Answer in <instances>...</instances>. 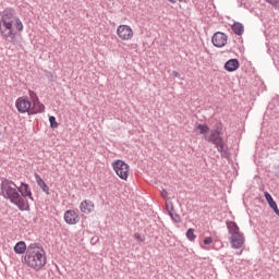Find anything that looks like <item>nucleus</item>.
Listing matches in <instances>:
<instances>
[{"instance_id": "1", "label": "nucleus", "mask_w": 279, "mask_h": 279, "mask_svg": "<svg viewBox=\"0 0 279 279\" xmlns=\"http://www.w3.org/2000/svg\"><path fill=\"white\" fill-rule=\"evenodd\" d=\"M23 22L12 12L0 14V36L9 43H14L16 36L23 32Z\"/></svg>"}, {"instance_id": "2", "label": "nucleus", "mask_w": 279, "mask_h": 279, "mask_svg": "<svg viewBox=\"0 0 279 279\" xmlns=\"http://www.w3.org/2000/svg\"><path fill=\"white\" fill-rule=\"evenodd\" d=\"M24 263L29 269L40 271L47 265V254L45 248L37 244H31L24 256Z\"/></svg>"}, {"instance_id": "3", "label": "nucleus", "mask_w": 279, "mask_h": 279, "mask_svg": "<svg viewBox=\"0 0 279 279\" xmlns=\"http://www.w3.org/2000/svg\"><path fill=\"white\" fill-rule=\"evenodd\" d=\"M1 193L5 199H10L12 204L17 206L21 210H29V202L21 197L19 194V186L11 180H3L1 183Z\"/></svg>"}, {"instance_id": "4", "label": "nucleus", "mask_w": 279, "mask_h": 279, "mask_svg": "<svg viewBox=\"0 0 279 279\" xmlns=\"http://www.w3.org/2000/svg\"><path fill=\"white\" fill-rule=\"evenodd\" d=\"M227 230L229 231V242L232 250H241L245 245V234L234 221H227Z\"/></svg>"}, {"instance_id": "5", "label": "nucleus", "mask_w": 279, "mask_h": 279, "mask_svg": "<svg viewBox=\"0 0 279 279\" xmlns=\"http://www.w3.org/2000/svg\"><path fill=\"white\" fill-rule=\"evenodd\" d=\"M111 167L120 180L128 182V178H130V165L121 159H118L112 161Z\"/></svg>"}, {"instance_id": "6", "label": "nucleus", "mask_w": 279, "mask_h": 279, "mask_svg": "<svg viewBox=\"0 0 279 279\" xmlns=\"http://www.w3.org/2000/svg\"><path fill=\"white\" fill-rule=\"evenodd\" d=\"M116 34L122 43H130V40L134 39V28L128 24H120L116 29Z\"/></svg>"}, {"instance_id": "7", "label": "nucleus", "mask_w": 279, "mask_h": 279, "mask_svg": "<svg viewBox=\"0 0 279 279\" xmlns=\"http://www.w3.org/2000/svg\"><path fill=\"white\" fill-rule=\"evenodd\" d=\"M205 141H207V143H214L218 151L226 149V143H223V138H221L218 131H210V133L205 134Z\"/></svg>"}, {"instance_id": "8", "label": "nucleus", "mask_w": 279, "mask_h": 279, "mask_svg": "<svg viewBox=\"0 0 279 279\" xmlns=\"http://www.w3.org/2000/svg\"><path fill=\"white\" fill-rule=\"evenodd\" d=\"M15 107L21 114H25L32 110V101L25 97H19L15 101Z\"/></svg>"}, {"instance_id": "9", "label": "nucleus", "mask_w": 279, "mask_h": 279, "mask_svg": "<svg viewBox=\"0 0 279 279\" xmlns=\"http://www.w3.org/2000/svg\"><path fill=\"white\" fill-rule=\"evenodd\" d=\"M211 43L214 47L221 49L228 45V35H226V33L217 32L213 35Z\"/></svg>"}, {"instance_id": "10", "label": "nucleus", "mask_w": 279, "mask_h": 279, "mask_svg": "<svg viewBox=\"0 0 279 279\" xmlns=\"http://www.w3.org/2000/svg\"><path fill=\"white\" fill-rule=\"evenodd\" d=\"M63 219L68 226H76L80 221V214L73 209H69L64 213Z\"/></svg>"}, {"instance_id": "11", "label": "nucleus", "mask_w": 279, "mask_h": 279, "mask_svg": "<svg viewBox=\"0 0 279 279\" xmlns=\"http://www.w3.org/2000/svg\"><path fill=\"white\" fill-rule=\"evenodd\" d=\"M31 97L33 98V110L35 114H38L40 112H45V105L40 102L38 99V96L34 92L29 93ZM35 97V99H34Z\"/></svg>"}, {"instance_id": "12", "label": "nucleus", "mask_w": 279, "mask_h": 279, "mask_svg": "<svg viewBox=\"0 0 279 279\" xmlns=\"http://www.w3.org/2000/svg\"><path fill=\"white\" fill-rule=\"evenodd\" d=\"M19 193H21V197L25 199V197H28V199L34 201V196L32 195V190L29 189V184L27 183H21V185L17 187Z\"/></svg>"}, {"instance_id": "13", "label": "nucleus", "mask_w": 279, "mask_h": 279, "mask_svg": "<svg viewBox=\"0 0 279 279\" xmlns=\"http://www.w3.org/2000/svg\"><path fill=\"white\" fill-rule=\"evenodd\" d=\"M81 213H84V215H90L93 210H95V203L93 201L85 199L80 205Z\"/></svg>"}, {"instance_id": "14", "label": "nucleus", "mask_w": 279, "mask_h": 279, "mask_svg": "<svg viewBox=\"0 0 279 279\" xmlns=\"http://www.w3.org/2000/svg\"><path fill=\"white\" fill-rule=\"evenodd\" d=\"M239 66H240L239 60H236V59H230L225 64V69L229 73L236 71L239 69Z\"/></svg>"}, {"instance_id": "15", "label": "nucleus", "mask_w": 279, "mask_h": 279, "mask_svg": "<svg viewBox=\"0 0 279 279\" xmlns=\"http://www.w3.org/2000/svg\"><path fill=\"white\" fill-rule=\"evenodd\" d=\"M35 180H36L38 186L41 189V191L44 193H46V195H49V186L47 185L45 180H43V177H40V174H38V173H35Z\"/></svg>"}, {"instance_id": "16", "label": "nucleus", "mask_w": 279, "mask_h": 279, "mask_svg": "<svg viewBox=\"0 0 279 279\" xmlns=\"http://www.w3.org/2000/svg\"><path fill=\"white\" fill-rule=\"evenodd\" d=\"M265 197H266V202H268L270 208H272L274 213H276V215H279V209H278V204H276V201H274V197H271V194H269L268 192H265Z\"/></svg>"}, {"instance_id": "17", "label": "nucleus", "mask_w": 279, "mask_h": 279, "mask_svg": "<svg viewBox=\"0 0 279 279\" xmlns=\"http://www.w3.org/2000/svg\"><path fill=\"white\" fill-rule=\"evenodd\" d=\"M231 29L236 36H243V33L245 32V27L240 23L235 22L232 26Z\"/></svg>"}, {"instance_id": "18", "label": "nucleus", "mask_w": 279, "mask_h": 279, "mask_svg": "<svg viewBox=\"0 0 279 279\" xmlns=\"http://www.w3.org/2000/svg\"><path fill=\"white\" fill-rule=\"evenodd\" d=\"M15 254H25L27 252V244L24 241H20L14 246Z\"/></svg>"}, {"instance_id": "19", "label": "nucleus", "mask_w": 279, "mask_h": 279, "mask_svg": "<svg viewBox=\"0 0 279 279\" xmlns=\"http://www.w3.org/2000/svg\"><path fill=\"white\" fill-rule=\"evenodd\" d=\"M196 132H198V134H204V136H206V134L210 132V128H208V125L206 124H198L196 126Z\"/></svg>"}, {"instance_id": "20", "label": "nucleus", "mask_w": 279, "mask_h": 279, "mask_svg": "<svg viewBox=\"0 0 279 279\" xmlns=\"http://www.w3.org/2000/svg\"><path fill=\"white\" fill-rule=\"evenodd\" d=\"M186 239L191 241L192 243L195 242V239H197V235H195V229H189L185 233Z\"/></svg>"}, {"instance_id": "21", "label": "nucleus", "mask_w": 279, "mask_h": 279, "mask_svg": "<svg viewBox=\"0 0 279 279\" xmlns=\"http://www.w3.org/2000/svg\"><path fill=\"white\" fill-rule=\"evenodd\" d=\"M49 123H50V128H52V130H56V128H58V121H56V117L50 116L49 117Z\"/></svg>"}, {"instance_id": "22", "label": "nucleus", "mask_w": 279, "mask_h": 279, "mask_svg": "<svg viewBox=\"0 0 279 279\" xmlns=\"http://www.w3.org/2000/svg\"><path fill=\"white\" fill-rule=\"evenodd\" d=\"M266 3H269L272 8H279V0H266Z\"/></svg>"}, {"instance_id": "23", "label": "nucleus", "mask_w": 279, "mask_h": 279, "mask_svg": "<svg viewBox=\"0 0 279 279\" xmlns=\"http://www.w3.org/2000/svg\"><path fill=\"white\" fill-rule=\"evenodd\" d=\"M167 209L169 213H173V203H169L168 201L166 202Z\"/></svg>"}, {"instance_id": "24", "label": "nucleus", "mask_w": 279, "mask_h": 279, "mask_svg": "<svg viewBox=\"0 0 279 279\" xmlns=\"http://www.w3.org/2000/svg\"><path fill=\"white\" fill-rule=\"evenodd\" d=\"M210 243H213V238L207 236V238L204 239V244L205 245H210Z\"/></svg>"}, {"instance_id": "25", "label": "nucleus", "mask_w": 279, "mask_h": 279, "mask_svg": "<svg viewBox=\"0 0 279 279\" xmlns=\"http://www.w3.org/2000/svg\"><path fill=\"white\" fill-rule=\"evenodd\" d=\"M170 3H178V0H168ZM189 0H179L180 3H187Z\"/></svg>"}, {"instance_id": "26", "label": "nucleus", "mask_w": 279, "mask_h": 279, "mask_svg": "<svg viewBox=\"0 0 279 279\" xmlns=\"http://www.w3.org/2000/svg\"><path fill=\"white\" fill-rule=\"evenodd\" d=\"M168 195H169V193L167 192V190L163 189L161 191V197H163V199H167Z\"/></svg>"}, {"instance_id": "27", "label": "nucleus", "mask_w": 279, "mask_h": 279, "mask_svg": "<svg viewBox=\"0 0 279 279\" xmlns=\"http://www.w3.org/2000/svg\"><path fill=\"white\" fill-rule=\"evenodd\" d=\"M135 239H136L137 241H143V239L141 238V234H135Z\"/></svg>"}, {"instance_id": "28", "label": "nucleus", "mask_w": 279, "mask_h": 279, "mask_svg": "<svg viewBox=\"0 0 279 279\" xmlns=\"http://www.w3.org/2000/svg\"><path fill=\"white\" fill-rule=\"evenodd\" d=\"M241 254H243V252H240V253H239V256H241Z\"/></svg>"}]
</instances>
